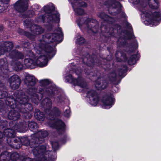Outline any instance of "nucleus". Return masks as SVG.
I'll list each match as a JSON object with an SVG mask.
<instances>
[{
	"label": "nucleus",
	"instance_id": "obj_38",
	"mask_svg": "<svg viewBox=\"0 0 161 161\" xmlns=\"http://www.w3.org/2000/svg\"><path fill=\"white\" fill-rule=\"evenodd\" d=\"M16 66L17 69L19 70H21L23 67V64L20 62H18L16 64Z\"/></svg>",
	"mask_w": 161,
	"mask_h": 161
},
{
	"label": "nucleus",
	"instance_id": "obj_45",
	"mask_svg": "<svg viewBox=\"0 0 161 161\" xmlns=\"http://www.w3.org/2000/svg\"><path fill=\"white\" fill-rule=\"evenodd\" d=\"M25 141L27 142V143L26 144H25L24 145H26V146L29 145V141H28V140L27 139H26V140H25Z\"/></svg>",
	"mask_w": 161,
	"mask_h": 161
},
{
	"label": "nucleus",
	"instance_id": "obj_9",
	"mask_svg": "<svg viewBox=\"0 0 161 161\" xmlns=\"http://www.w3.org/2000/svg\"><path fill=\"white\" fill-rule=\"evenodd\" d=\"M108 3L109 5L108 11L110 14L113 15H116L118 13L121 9V5L120 3L114 0H108Z\"/></svg>",
	"mask_w": 161,
	"mask_h": 161
},
{
	"label": "nucleus",
	"instance_id": "obj_11",
	"mask_svg": "<svg viewBox=\"0 0 161 161\" xmlns=\"http://www.w3.org/2000/svg\"><path fill=\"white\" fill-rule=\"evenodd\" d=\"M65 81L66 82H71L74 85H77L81 88H84L86 87V84L85 82L83 79L79 77L78 78L73 79L72 76L69 75L65 77Z\"/></svg>",
	"mask_w": 161,
	"mask_h": 161
},
{
	"label": "nucleus",
	"instance_id": "obj_21",
	"mask_svg": "<svg viewBox=\"0 0 161 161\" xmlns=\"http://www.w3.org/2000/svg\"><path fill=\"white\" fill-rule=\"evenodd\" d=\"M19 117V115L18 112L15 110H12L8 114V118L11 119L16 120Z\"/></svg>",
	"mask_w": 161,
	"mask_h": 161
},
{
	"label": "nucleus",
	"instance_id": "obj_2",
	"mask_svg": "<svg viewBox=\"0 0 161 161\" xmlns=\"http://www.w3.org/2000/svg\"><path fill=\"white\" fill-rule=\"evenodd\" d=\"M25 81L28 87L27 91L28 95H23L21 94L22 91H19L16 100L14 101L15 105H18V103L25 104L28 103L30 98L32 102L37 104L40 98L38 97L39 95L36 94V89L34 88V86L36 83L35 77L33 76L27 75L25 77Z\"/></svg>",
	"mask_w": 161,
	"mask_h": 161
},
{
	"label": "nucleus",
	"instance_id": "obj_3",
	"mask_svg": "<svg viewBox=\"0 0 161 161\" xmlns=\"http://www.w3.org/2000/svg\"><path fill=\"white\" fill-rule=\"evenodd\" d=\"M48 147L47 146L34 144L31 146V147L32 152L36 158L34 160L26 158L22 161H54L57 158L56 153L54 152H49Z\"/></svg>",
	"mask_w": 161,
	"mask_h": 161
},
{
	"label": "nucleus",
	"instance_id": "obj_7",
	"mask_svg": "<svg viewBox=\"0 0 161 161\" xmlns=\"http://www.w3.org/2000/svg\"><path fill=\"white\" fill-rule=\"evenodd\" d=\"M77 24L81 29L87 30L97 29L99 25L96 20L90 18L86 19L83 23L81 20L78 21Z\"/></svg>",
	"mask_w": 161,
	"mask_h": 161
},
{
	"label": "nucleus",
	"instance_id": "obj_6",
	"mask_svg": "<svg viewBox=\"0 0 161 161\" xmlns=\"http://www.w3.org/2000/svg\"><path fill=\"white\" fill-rule=\"evenodd\" d=\"M42 104L45 105L46 109L45 112L46 115L47 114L49 116V117H48L51 120L53 119V118L54 116H58L60 114V111L57 108H54L53 110L51 109L52 101L49 99L45 98L42 101Z\"/></svg>",
	"mask_w": 161,
	"mask_h": 161
},
{
	"label": "nucleus",
	"instance_id": "obj_35",
	"mask_svg": "<svg viewBox=\"0 0 161 161\" xmlns=\"http://www.w3.org/2000/svg\"><path fill=\"white\" fill-rule=\"evenodd\" d=\"M70 108L69 107H66V109L64 111V114L65 116L68 117L70 115Z\"/></svg>",
	"mask_w": 161,
	"mask_h": 161
},
{
	"label": "nucleus",
	"instance_id": "obj_10",
	"mask_svg": "<svg viewBox=\"0 0 161 161\" xmlns=\"http://www.w3.org/2000/svg\"><path fill=\"white\" fill-rule=\"evenodd\" d=\"M72 4V7L75 13L79 15H82L84 13V10L77 7H86V4L81 0H69Z\"/></svg>",
	"mask_w": 161,
	"mask_h": 161
},
{
	"label": "nucleus",
	"instance_id": "obj_28",
	"mask_svg": "<svg viewBox=\"0 0 161 161\" xmlns=\"http://www.w3.org/2000/svg\"><path fill=\"white\" fill-rule=\"evenodd\" d=\"M12 54H14V55L12 56L10 55V57L12 58H23V55L22 53H20L18 52H13L12 53Z\"/></svg>",
	"mask_w": 161,
	"mask_h": 161
},
{
	"label": "nucleus",
	"instance_id": "obj_13",
	"mask_svg": "<svg viewBox=\"0 0 161 161\" xmlns=\"http://www.w3.org/2000/svg\"><path fill=\"white\" fill-rule=\"evenodd\" d=\"M114 100L113 96L106 95L103 97L102 101V107L103 108L109 109L114 104Z\"/></svg>",
	"mask_w": 161,
	"mask_h": 161
},
{
	"label": "nucleus",
	"instance_id": "obj_4",
	"mask_svg": "<svg viewBox=\"0 0 161 161\" xmlns=\"http://www.w3.org/2000/svg\"><path fill=\"white\" fill-rule=\"evenodd\" d=\"M134 4L137 5L142 12L143 17H145L144 23L146 25H157L161 19V14L159 12L146 11L143 9L147 5L146 1L143 0H132Z\"/></svg>",
	"mask_w": 161,
	"mask_h": 161
},
{
	"label": "nucleus",
	"instance_id": "obj_5",
	"mask_svg": "<svg viewBox=\"0 0 161 161\" xmlns=\"http://www.w3.org/2000/svg\"><path fill=\"white\" fill-rule=\"evenodd\" d=\"M44 10L46 14L38 18V22H46L47 24L46 25V29H53V22L59 23L60 21V14L57 11H56L54 5L52 3H49L44 7Z\"/></svg>",
	"mask_w": 161,
	"mask_h": 161
},
{
	"label": "nucleus",
	"instance_id": "obj_47",
	"mask_svg": "<svg viewBox=\"0 0 161 161\" xmlns=\"http://www.w3.org/2000/svg\"><path fill=\"white\" fill-rule=\"evenodd\" d=\"M120 70H119V76H121V72H120Z\"/></svg>",
	"mask_w": 161,
	"mask_h": 161
},
{
	"label": "nucleus",
	"instance_id": "obj_27",
	"mask_svg": "<svg viewBox=\"0 0 161 161\" xmlns=\"http://www.w3.org/2000/svg\"><path fill=\"white\" fill-rule=\"evenodd\" d=\"M48 135L47 132L44 130H42L38 132L36 134L38 139L46 137Z\"/></svg>",
	"mask_w": 161,
	"mask_h": 161
},
{
	"label": "nucleus",
	"instance_id": "obj_1",
	"mask_svg": "<svg viewBox=\"0 0 161 161\" xmlns=\"http://www.w3.org/2000/svg\"><path fill=\"white\" fill-rule=\"evenodd\" d=\"M51 34H47L43 36V40H40L36 45L34 48L37 53L36 56L32 53L29 58L25 60L24 63L27 67L37 65L44 67L48 64L50 59L54 55V47L48 44L51 42H55L54 46L62 42L63 39V33L62 31H55Z\"/></svg>",
	"mask_w": 161,
	"mask_h": 161
},
{
	"label": "nucleus",
	"instance_id": "obj_40",
	"mask_svg": "<svg viewBox=\"0 0 161 161\" xmlns=\"http://www.w3.org/2000/svg\"><path fill=\"white\" fill-rule=\"evenodd\" d=\"M125 27H126V28L128 30H131L133 29L130 23H126Z\"/></svg>",
	"mask_w": 161,
	"mask_h": 161
},
{
	"label": "nucleus",
	"instance_id": "obj_30",
	"mask_svg": "<svg viewBox=\"0 0 161 161\" xmlns=\"http://www.w3.org/2000/svg\"><path fill=\"white\" fill-rule=\"evenodd\" d=\"M10 161H16L18 160L19 157V155L17 153H14L11 154L9 153Z\"/></svg>",
	"mask_w": 161,
	"mask_h": 161
},
{
	"label": "nucleus",
	"instance_id": "obj_18",
	"mask_svg": "<svg viewBox=\"0 0 161 161\" xmlns=\"http://www.w3.org/2000/svg\"><path fill=\"white\" fill-rule=\"evenodd\" d=\"M15 136V131L12 129H5L4 131L3 134L0 132V139H1L4 136L9 138H13Z\"/></svg>",
	"mask_w": 161,
	"mask_h": 161
},
{
	"label": "nucleus",
	"instance_id": "obj_33",
	"mask_svg": "<svg viewBox=\"0 0 161 161\" xmlns=\"http://www.w3.org/2000/svg\"><path fill=\"white\" fill-rule=\"evenodd\" d=\"M125 31L124 33H125L126 35L125 36V38L126 39H130L133 38L134 36L133 35L132 33L130 32V31Z\"/></svg>",
	"mask_w": 161,
	"mask_h": 161
},
{
	"label": "nucleus",
	"instance_id": "obj_51",
	"mask_svg": "<svg viewBox=\"0 0 161 161\" xmlns=\"http://www.w3.org/2000/svg\"><path fill=\"white\" fill-rule=\"evenodd\" d=\"M20 147V146H19L18 147H16V148L18 149V148Z\"/></svg>",
	"mask_w": 161,
	"mask_h": 161
},
{
	"label": "nucleus",
	"instance_id": "obj_26",
	"mask_svg": "<svg viewBox=\"0 0 161 161\" xmlns=\"http://www.w3.org/2000/svg\"><path fill=\"white\" fill-rule=\"evenodd\" d=\"M149 5L150 7L153 9H156L158 7V0H149Z\"/></svg>",
	"mask_w": 161,
	"mask_h": 161
},
{
	"label": "nucleus",
	"instance_id": "obj_8",
	"mask_svg": "<svg viewBox=\"0 0 161 161\" xmlns=\"http://www.w3.org/2000/svg\"><path fill=\"white\" fill-rule=\"evenodd\" d=\"M43 91L42 92V90H40L39 92L40 93H38L39 94L41 95L43 92L45 94H47L49 95H50L51 96H53L54 98V101L55 102L58 103H62L64 100V99L63 97L59 95L56 94L57 92L54 87L46 88H44L43 90Z\"/></svg>",
	"mask_w": 161,
	"mask_h": 161
},
{
	"label": "nucleus",
	"instance_id": "obj_17",
	"mask_svg": "<svg viewBox=\"0 0 161 161\" xmlns=\"http://www.w3.org/2000/svg\"><path fill=\"white\" fill-rule=\"evenodd\" d=\"M54 121L55 123L53 124H49V125L52 127L58 130L63 131L65 128L64 123L61 120L55 119Z\"/></svg>",
	"mask_w": 161,
	"mask_h": 161
},
{
	"label": "nucleus",
	"instance_id": "obj_49",
	"mask_svg": "<svg viewBox=\"0 0 161 161\" xmlns=\"http://www.w3.org/2000/svg\"><path fill=\"white\" fill-rule=\"evenodd\" d=\"M62 29L60 27H58V30H61Z\"/></svg>",
	"mask_w": 161,
	"mask_h": 161
},
{
	"label": "nucleus",
	"instance_id": "obj_24",
	"mask_svg": "<svg viewBox=\"0 0 161 161\" xmlns=\"http://www.w3.org/2000/svg\"><path fill=\"white\" fill-rule=\"evenodd\" d=\"M0 161H10L9 153L4 152L0 155Z\"/></svg>",
	"mask_w": 161,
	"mask_h": 161
},
{
	"label": "nucleus",
	"instance_id": "obj_32",
	"mask_svg": "<svg viewBox=\"0 0 161 161\" xmlns=\"http://www.w3.org/2000/svg\"><path fill=\"white\" fill-rule=\"evenodd\" d=\"M29 129L32 131H33L37 128L36 123L34 122H31L28 124Z\"/></svg>",
	"mask_w": 161,
	"mask_h": 161
},
{
	"label": "nucleus",
	"instance_id": "obj_39",
	"mask_svg": "<svg viewBox=\"0 0 161 161\" xmlns=\"http://www.w3.org/2000/svg\"><path fill=\"white\" fill-rule=\"evenodd\" d=\"M7 95V93L5 92L0 91V99L3 98L5 97Z\"/></svg>",
	"mask_w": 161,
	"mask_h": 161
},
{
	"label": "nucleus",
	"instance_id": "obj_22",
	"mask_svg": "<svg viewBox=\"0 0 161 161\" xmlns=\"http://www.w3.org/2000/svg\"><path fill=\"white\" fill-rule=\"evenodd\" d=\"M99 16L104 21L110 23L114 21V19L111 17H109L108 15L103 13H101L99 14Z\"/></svg>",
	"mask_w": 161,
	"mask_h": 161
},
{
	"label": "nucleus",
	"instance_id": "obj_15",
	"mask_svg": "<svg viewBox=\"0 0 161 161\" xmlns=\"http://www.w3.org/2000/svg\"><path fill=\"white\" fill-rule=\"evenodd\" d=\"M10 86L12 89H17L20 83V80L19 76L17 75L12 76L9 79Z\"/></svg>",
	"mask_w": 161,
	"mask_h": 161
},
{
	"label": "nucleus",
	"instance_id": "obj_41",
	"mask_svg": "<svg viewBox=\"0 0 161 161\" xmlns=\"http://www.w3.org/2000/svg\"><path fill=\"white\" fill-rule=\"evenodd\" d=\"M121 27L118 25H115L114 29L116 30H120L121 29Z\"/></svg>",
	"mask_w": 161,
	"mask_h": 161
},
{
	"label": "nucleus",
	"instance_id": "obj_43",
	"mask_svg": "<svg viewBox=\"0 0 161 161\" xmlns=\"http://www.w3.org/2000/svg\"><path fill=\"white\" fill-rule=\"evenodd\" d=\"M4 8L3 6L0 5V13L4 11Z\"/></svg>",
	"mask_w": 161,
	"mask_h": 161
},
{
	"label": "nucleus",
	"instance_id": "obj_48",
	"mask_svg": "<svg viewBox=\"0 0 161 161\" xmlns=\"http://www.w3.org/2000/svg\"><path fill=\"white\" fill-rule=\"evenodd\" d=\"M15 140H16L17 139H16V138H12V140H13V141H15Z\"/></svg>",
	"mask_w": 161,
	"mask_h": 161
},
{
	"label": "nucleus",
	"instance_id": "obj_46",
	"mask_svg": "<svg viewBox=\"0 0 161 161\" xmlns=\"http://www.w3.org/2000/svg\"><path fill=\"white\" fill-rule=\"evenodd\" d=\"M3 27L1 25H0V30H3L4 29Z\"/></svg>",
	"mask_w": 161,
	"mask_h": 161
},
{
	"label": "nucleus",
	"instance_id": "obj_14",
	"mask_svg": "<svg viewBox=\"0 0 161 161\" xmlns=\"http://www.w3.org/2000/svg\"><path fill=\"white\" fill-rule=\"evenodd\" d=\"M28 0H19L15 3V9L19 12H24L28 8Z\"/></svg>",
	"mask_w": 161,
	"mask_h": 161
},
{
	"label": "nucleus",
	"instance_id": "obj_42",
	"mask_svg": "<svg viewBox=\"0 0 161 161\" xmlns=\"http://www.w3.org/2000/svg\"><path fill=\"white\" fill-rule=\"evenodd\" d=\"M75 71V73L78 75H79V73H80L82 71V70L80 69H77Z\"/></svg>",
	"mask_w": 161,
	"mask_h": 161
},
{
	"label": "nucleus",
	"instance_id": "obj_29",
	"mask_svg": "<svg viewBox=\"0 0 161 161\" xmlns=\"http://www.w3.org/2000/svg\"><path fill=\"white\" fill-rule=\"evenodd\" d=\"M139 57L138 55H135L131 56L128 61V63L130 65H132L136 63Z\"/></svg>",
	"mask_w": 161,
	"mask_h": 161
},
{
	"label": "nucleus",
	"instance_id": "obj_23",
	"mask_svg": "<svg viewBox=\"0 0 161 161\" xmlns=\"http://www.w3.org/2000/svg\"><path fill=\"white\" fill-rule=\"evenodd\" d=\"M10 46H6L2 48L0 47V55L3 54L6 52L9 51L13 48V45L12 42H10Z\"/></svg>",
	"mask_w": 161,
	"mask_h": 161
},
{
	"label": "nucleus",
	"instance_id": "obj_12",
	"mask_svg": "<svg viewBox=\"0 0 161 161\" xmlns=\"http://www.w3.org/2000/svg\"><path fill=\"white\" fill-rule=\"evenodd\" d=\"M86 100L91 105L95 106L98 104L99 98L95 92L91 90L87 93Z\"/></svg>",
	"mask_w": 161,
	"mask_h": 161
},
{
	"label": "nucleus",
	"instance_id": "obj_44",
	"mask_svg": "<svg viewBox=\"0 0 161 161\" xmlns=\"http://www.w3.org/2000/svg\"><path fill=\"white\" fill-rule=\"evenodd\" d=\"M31 13V15H29V17H31L34 14V12L33 11H31L29 12V13Z\"/></svg>",
	"mask_w": 161,
	"mask_h": 161
},
{
	"label": "nucleus",
	"instance_id": "obj_37",
	"mask_svg": "<svg viewBox=\"0 0 161 161\" xmlns=\"http://www.w3.org/2000/svg\"><path fill=\"white\" fill-rule=\"evenodd\" d=\"M53 148L54 150L57 149L58 147V143L57 142H52Z\"/></svg>",
	"mask_w": 161,
	"mask_h": 161
},
{
	"label": "nucleus",
	"instance_id": "obj_34",
	"mask_svg": "<svg viewBox=\"0 0 161 161\" xmlns=\"http://www.w3.org/2000/svg\"><path fill=\"white\" fill-rule=\"evenodd\" d=\"M40 83L42 87L50 84L49 81L47 79H44L40 80Z\"/></svg>",
	"mask_w": 161,
	"mask_h": 161
},
{
	"label": "nucleus",
	"instance_id": "obj_19",
	"mask_svg": "<svg viewBox=\"0 0 161 161\" xmlns=\"http://www.w3.org/2000/svg\"><path fill=\"white\" fill-rule=\"evenodd\" d=\"M24 24L25 27L27 28H32L33 30H41L42 27L39 26L32 25V22L31 20L29 19H26L24 21Z\"/></svg>",
	"mask_w": 161,
	"mask_h": 161
},
{
	"label": "nucleus",
	"instance_id": "obj_16",
	"mask_svg": "<svg viewBox=\"0 0 161 161\" xmlns=\"http://www.w3.org/2000/svg\"><path fill=\"white\" fill-rule=\"evenodd\" d=\"M82 61L84 64H86V69H84V72L86 75H90V74L92 73L90 69H91V67L94 64L93 60H92L91 61L90 58L88 59L87 58H85L83 59Z\"/></svg>",
	"mask_w": 161,
	"mask_h": 161
},
{
	"label": "nucleus",
	"instance_id": "obj_50",
	"mask_svg": "<svg viewBox=\"0 0 161 161\" xmlns=\"http://www.w3.org/2000/svg\"><path fill=\"white\" fill-rule=\"evenodd\" d=\"M135 42L136 43V46H138V44L137 43V41H135Z\"/></svg>",
	"mask_w": 161,
	"mask_h": 161
},
{
	"label": "nucleus",
	"instance_id": "obj_36",
	"mask_svg": "<svg viewBox=\"0 0 161 161\" xmlns=\"http://www.w3.org/2000/svg\"><path fill=\"white\" fill-rule=\"evenodd\" d=\"M116 76L115 72H114L109 74V77L111 80H114L115 79Z\"/></svg>",
	"mask_w": 161,
	"mask_h": 161
},
{
	"label": "nucleus",
	"instance_id": "obj_20",
	"mask_svg": "<svg viewBox=\"0 0 161 161\" xmlns=\"http://www.w3.org/2000/svg\"><path fill=\"white\" fill-rule=\"evenodd\" d=\"M107 86V83L102 80H98L96 83L95 86L98 90H102L106 88Z\"/></svg>",
	"mask_w": 161,
	"mask_h": 161
},
{
	"label": "nucleus",
	"instance_id": "obj_25",
	"mask_svg": "<svg viewBox=\"0 0 161 161\" xmlns=\"http://www.w3.org/2000/svg\"><path fill=\"white\" fill-rule=\"evenodd\" d=\"M35 118L39 120H43L44 119V115L43 113L41 112L39 110H36L35 113Z\"/></svg>",
	"mask_w": 161,
	"mask_h": 161
},
{
	"label": "nucleus",
	"instance_id": "obj_31",
	"mask_svg": "<svg viewBox=\"0 0 161 161\" xmlns=\"http://www.w3.org/2000/svg\"><path fill=\"white\" fill-rule=\"evenodd\" d=\"M85 42V40L84 38L78 34L76 40V43L78 44H81L84 43Z\"/></svg>",
	"mask_w": 161,
	"mask_h": 161
},
{
	"label": "nucleus",
	"instance_id": "obj_52",
	"mask_svg": "<svg viewBox=\"0 0 161 161\" xmlns=\"http://www.w3.org/2000/svg\"><path fill=\"white\" fill-rule=\"evenodd\" d=\"M121 72H123V70H122V71H121Z\"/></svg>",
	"mask_w": 161,
	"mask_h": 161
}]
</instances>
